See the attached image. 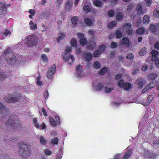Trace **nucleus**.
I'll use <instances>...</instances> for the list:
<instances>
[{
    "mask_svg": "<svg viewBox=\"0 0 159 159\" xmlns=\"http://www.w3.org/2000/svg\"><path fill=\"white\" fill-rule=\"evenodd\" d=\"M30 144L26 142H22L18 143V147L20 150V153L23 157H27L30 155L31 151L30 146Z\"/></svg>",
    "mask_w": 159,
    "mask_h": 159,
    "instance_id": "obj_1",
    "label": "nucleus"
},
{
    "mask_svg": "<svg viewBox=\"0 0 159 159\" xmlns=\"http://www.w3.org/2000/svg\"><path fill=\"white\" fill-rule=\"evenodd\" d=\"M4 57L7 61L10 64H14L16 62V57L12 52L11 48L8 47L5 50L2 55V57Z\"/></svg>",
    "mask_w": 159,
    "mask_h": 159,
    "instance_id": "obj_2",
    "label": "nucleus"
},
{
    "mask_svg": "<svg viewBox=\"0 0 159 159\" xmlns=\"http://www.w3.org/2000/svg\"><path fill=\"white\" fill-rule=\"evenodd\" d=\"M65 50L64 54L62 56L63 58L66 61L68 62L69 65H72L74 63L75 59L74 56L70 53L71 47L70 46H67L65 48Z\"/></svg>",
    "mask_w": 159,
    "mask_h": 159,
    "instance_id": "obj_3",
    "label": "nucleus"
},
{
    "mask_svg": "<svg viewBox=\"0 0 159 159\" xmlns=\"http://www.w3.org/2000/svg\"><path fill=\"white\" fill-rule=\"evenodd\" d=\"M16 114H13L11 116L8 120H6L5 125L7 126H9L11 128L16 129L19 127L20 124L19 123H17L16 118L17 117Z\"/></svg>",
    "mask_w": 159,
    "mask_h": 159,
    "instance_id": "obj_4",
    "label": "nucleus"
},
{
    "mask_svg": "<svg viewBox=\"0 0 159 159\" xmlns=\"http://www.w3.org/2000/svg\"><path fill=\"white\" fill-rule=\"evenodd\" d=\"M38 40V38L34 35H28L26 39V45L29 47H32L33 45L37 44Z\"/></svg>",
    "mask_w": 159,
    "mask_h": 159,
    "instance_id": "obj_5",
    "label": "nucleus"
},
{
    "mask_svg": "<svg viewBox=\"0 0 159 159\" xmlns=\"http://www.w3.org/2000/svg\"><path fill=\"white\" fill-rule=\"evenodd\" d=\"M10 4L7 5L6 3L2 1L0 2V18L4 17L7 12V8L10 7Z\"/></svg>",
    "mask_w": 159,
    "mask_h": 159,
    "instance_id": "obj_6",
    "label": "nucleus"
},
{
    "mask_svg": "<svg viewBox=\"0 0 159 159\" xmlns=\"http://www.w3.org/2000/svg\"><path fill=\"white\" fill-rule=\"evenodd\" d=\"M12 95H9L8 96L6 97L5 100L7 102L9 103H13L15 102H17L21 98L20 96H17L16 97L11 96Z\"/></svg>",
    "mask_w": 159,
    "mask_h": 159,
    "instance_id": "obj_7",
    "label": "nucleus"
},
{
    "mask_svg": "<svg viewBox=\"0 0 159 159\" xmlns=\"http://www.w3.org/2000/svg\"><path fill=\"white\" fill-rule=\"evenodd\" d=\"M118 85L119 87L123 88L126 90H128L131 87V85L130 83L128 82L125 83L122 80H120L118 83Z\"/></svg>",
    "mask_w": 159,
    "mask_h": 159,
    "instance_id": "obj_8",
    "label": "nucleus"
},
{
    "mask_svg": "<svg viewBox=\"0 0 159 159\" xmlns=\"http://www.w3.org/2000/svg\"><path fill=\"white\" fill-rule=\"evenodd\" d=\"M56 65H53L47 73V77L49 79L52 78L54 75L55 73Z\"/></svg>",
    "mask_w": 159,
    "mask_h": 159,
    "instance_id": "obj_9",
    "label": "nucleus"
},
{
    "mask_svg": "<svg viewBox=\"0 0 159 159\" xmlns=\"http://www.w3.org/2000/svg\"><path fill=\"white\" fill-rule=\"evenodd\" d=\"M84 34L83 33H78L77 34V35L80 39V44L83 46L87 44V40L84 37Z\"/></svg>",
    "mask_w": 159,
    "mask_h": 159,
    "instance_id": "obj_10",
    "label": "nucleus"
},
{
    "mask_svg": "<svg viewBox=\"0 0 159 159\" xmlns=\"http://www.w3.org/2000/svg\"><path fill=\"white\" fill-rule=\"evenodd\" d=\"M157 83L156 82H153L148 84V85L146 86L145 88L143 89L142 91V93H143L148 90L155 87Z\"/></svg>",
    "mask_w": 159,
    "mask_h": 159,
    "instance_id": "obj_11",
    "label": "nucleus"
},
{
    "mask_svg": "<svg viewBox=\"0 0 159 159\" xmlns=\"http://www.w3.org/2000/svg\"><path fill=\"white\" fill-rule=\"evenodd\" d=\"M32 121H33L34 124L36 128L41 129H43L46 128V126L45 123H42L41 125H40L38 122H37V119L36 118H34Z\"/></svg>",
    "mask_w": 159,
    "mask_h": 159,
    "instance_id": "obj_12",
    "label": "nucleus"
},
{
    "mask_svg": "<svg viewBox=\"0 0 159 159\" xmlns=\"http://www.w3.org/2000/svg\"><path fill=\"white\" fill-rule=\"evenodd\" d=\"M151 54L152 56L151 60L152 61H154L157 58L158 52L157 50L153 49L152 51Z\"/></svg>",
    "mask_w": 159,
    "mask_h": 159,
    "instance_id": "obj_13",
    "label": "nucleus"
},
{
    "mask_svg": "<svg viewBox=\"0 0 159 159\" xmlns=\"http://www.w3.org/2000/svg\"><path fill=\"white\" fill-rule=\"evenodd\" d=\"M121 44L122 45H125L126 47L129 48L130 46V41L129 39L127 37H125L122 39L121 42Z\"/></svg>",
    "mask_w": 159,
    "mask_h": 159,
    "instance_id": "obj_14",
    "label": "nucleus"
},
{
    "mask_svg": "<svg viewBox=\"0 0 159 159\" xmlns=\"http://www.w3.org/2000/svg\"><path fill=\"white\" fill-rule=\"evenodd\" d=\"M84 69L82 68V66L80 65H77L76 66V70L77 72V75L80 77L81 73L83 71Z\"/></svg>",
    "mask_w": 159,
    "mask_h": 159,
    "instance_id": "obj_15",
    "label": "nucleus"
},
{
    "mask_svg": "<svg viewBox=\"0 0 159 159\" xmlns=\"http://www.w3.org/2000/svg\"><path fill=\"white\" fill-rule=\"evenodd\" d=\"M7 109H6L5 106L3 104L0 102V115L2 114L4 115V116H2V119L3 120V118L5 116V115H6L7 113H5L4 111H6Z\"/></svg>",
    "mask_w": 159,
    "mask_h": 159,
    "instance_id": "obj_16",
    "label": "nucleus"
},
{
    "mask_svg": "<svg viewBox=\"0 0 159 159\" xmlns=\"http://www.w3.org/2000/svg\"><path fill=\"white\" fill-rule=\"evenodd\" d=\"M157 26L153 24H151L150 27V30L153 34H158L157 32Z\"/></svg>",
    "mask_w": 159,
    "mask_h": 159,
    "instance_id": "obj_17",
    "label": "nucleus"
},
{
    "mask_svg": "<svg viewBox=\"0 0 159 159\" xmlns=\"http://www.w3.org/2000/svg\"><path fill=\"white\" fill-rule=\"evenodd\" d=\"M157 77V73H150L148 74V77L149 80L152 81L155 80Z\"/></svg>",
    "mask_w": 159,
    "mask_h": 159,
    "instance_id": "obj_18",
    "label": "nucleus"
},
{
    "mask_svg": "<svg viewBox=\"0 0 159 159\" xmlns=\"http://www.w3.org/2000/svg\"><path fill=\"white\" fill-rule=\"evenodd\" d=\"M132 150L131 149L127 150L126 152L122 157V159H127L132 154Z\"/></svg>",
    "mask_w": 159,
    "mask_h": 159,
    "instance_id": "obj_19",
    "label": "nucleus"
},
{
    "mask_svg": "<svg viewBox=\"0 0 159 159\" xmlns=\"http://www.w3.org/2000/svg\"><path fill=\"white\" fill-rule=\"evenodd\" d=\"M93 54L91 53H86L85 54V60L89 62L92 59Z\"/></svg>",
    "mask_w": 159,
    "mask_h": 159,
    "instance_id": "obj_20",
    "label": "nucleus"
},
{
    "mask_svg": "<svg viewBox=\"0 0 159 159\" xmlns=\"http://www.w3.org/2000/svg\"><path fill=\"white\" fill-rule=\"evenodd\" d=\"M58 35L59 36L58 37V38L57 39V42H59L63 39H64L65 38L66 36V33L64 32H60V33Z\"/></svg>",
    "mask_w": 159,
    "mask_h": 159,
    "instance_id": "obj_21",
    "label": "nucleus"
},
{
    "mask_svg": "<svg viewBox=\"0 0 159 159\" xmlns=\"http://www.w3.org/2000/svg\"><path fill=\"white\" fill-rule=\"evenodd\" d=\"M143 80L141 78H138L136 81V83L141 88H142L143 84Z\"/></svg>",
    "mask_w": 159,
    "mask_h": 159,
    "instance_id": "obj_22",
    "label": "nucleus"
},
{
    "mask_svg": "<svg viewBox=\"0 0 159 159\" xmlns=\"http://www.w3.org/2000/svg\"><path fill=\"white\" fill-rule=\"evenodd\" d=\"M152 100V95H149L147 98V102L145 103L143 102L142 105L144 106L148 105L150 104L151 101Z\"/></svg>",
    "mask_w": 159,
    "mask_h": 159,
    "instance_id": "obj_23",
    "label": "nucleus"
},
{
    "mask_svg": "<svg viewBox=\"0 0 159 159\" xmlns=\"http://www.w3.org/2000/svg\"><path fill=\"white\" fill-rule=\"evenodd\" d=\"M72 3L69 1H67L65 5L66 10L70 11L71 10Z\"/></svg>",
    "mask_w": 159,
    "mask_h": 159,
    "instance_id": "obj_24",
    "label": "nucleus"
},
{
    "mask_svg": "<svg viewBox=\"0 0 159 159\" xmlns=\"http://www.w3.org/2000/svg\"><path fill=\"white\" fill-rule=\"evenodd\" d=\"M136 10L137 11L138 14H143V11L142 9V6L141 4H139L136 8Z\"/></svg>",
    "mask_w": 159,
    "mask_h": 159,
    "instance_id": "obj_25",
    "label": "nucleus"
},
{
    "mask_svg": "<svg viewBox=\"0 0 159 159\" xmlns=\"http://www.w3.org/2000/svg\"><path fill=\"white\" fill-rule=\"evenodd\" d=\"M123 17V13L120 12H118L116 15V18L117 21H120L122 19Z\"/></svg>",
    "mask_w": 159,
    "mask_h": 159,
    "instance_id": "obj_26",
    "label": "nucleus"
},
{
    "mask_svg": "<svg viewBox=\"0 0 159 159\" xmlns=\"http://www.w3.org/2000/svg\"><path fill=\"white\" fill-rule=\"evenodd\" d=\"M49 121L50 124L52 126H56L57 125L56 121L54 118L52 116H49Z\"/></svg>",
    "mask_w": 159,
    "mask_h": 159,
    "instance_id": "obj_27",
    "label": "nucleus"
},
{
    "mask_svg": "<svg viewBox=\"0 0 159 159\" xmlns=\"http://www.w3.org/2000/svg\"><path fill=\"white\" fill-rule=\"evenodd\" d=\"M29 25L30 26V30H36L37 28V25L36 23H34L32 21H30L29 23Z\"/></svg>",
    "mask_w": 159,
    "mask_h": 159,
    "instance_id": "obj_28",
    "label": "nucleus"
},
{
    "mask_svg": "<svg viewBox=\"0 0 159 159\" xmlns=\"http://www.w3.org/2000/svg\"><path fill=\"white\" fill-rule=\"evenodd\" d=\"M96 42L94 41H92L90 42L89 44H88L87 47L88 49H92L95 48L96 45Z\"/></svg>",
    "mask_w": 159,
    "mask_h": 159,
    "instance_id": "obj_29",
    "label": "nucleus"
},
{
    "mask_svg": "<svg viewBox=\"0 0 159 159\" xmlns=\"http://www.w3.org/2000/svg\"><path fill=\"white\" fill-rule=\"evenodd\" d=\"M145 154L148 157L151 158L152 159V157H156V155L155 154L150 152L147 151L145 152Z\"/></svg>",
    "mask_w": 159,
    "mask_h": 159,
    "instance_id": "obj_30",
    "label": "nucleus"
},
{
    "mask_svg": "<svg viewBox=\"0 0 159 159\" xmlns=\"http://www.w3.org/2000/svg\"><path fill=\"white\" fill-rule=\"evenodd\" d=\"M71 22L75 26L77 25V22L78 21V18L77 16H75L72 17Z\"/></svg>",
    "mask_w": 159,
    "mask_h": 159,
    "instance_id": "obj_31",
    "label": "nucleus"
},
{
    "mask_svg": "<svg viewBox=\"0 0 159 159\" xmlns=\"http://www.w3.org/2000/svg\"><path fill=\"white\" fill-rule=\"evenodd\" d=\"M116 34L117 39H120L122 36V34L120 30H117L116 31Z\"/></svg>",
    "mask_w": 159,
    "mask_h": 159,
    "instance_id": "obj_32",
    "label": "nucleus"
},
{
    "mask_svg": "<svg viewBox=\"0 0 159 159\" xmlns=\"http://www.w3.org/2000/svg\"><path fill=\"white\" fill-rule=\"evenodd\" d=\"M70 44L72 47H76L77 46V41L75 38H72L70 41Z\"/></svg>",
    "mask_w": 159,
    "mask_h": 159,
    "instance_id": "obj_33",
    "label": "nucleus"
},
{
    "mask_svg": "<svg viewBox=\"0 0 159 159\" xmlns=\"http://www.w3.org/2000/svg\"><path fill=\"white\" fill-rule=\"evenodd\" d=\"M147 52V48H142L139 51V54L141 56H143L145 55Z\"/></svg>",
    "mask_w": 159,
    "mask_h": 159,
    "instance_id": "obj_34",
    "label": "nucleus"
},
{
    "mask_svg": "<svg viewBox=\"0 0 159 159\" xmlns=\"http://www.w3.org/2000/svg\"><path fill=\"white\" fill-rule=\"evenodd\" d=\"M107 72V68L106 67H104L99 72V75H104Z\"/></svg>",
    "mask_w": 159,
    "mask_h": 159,
    "instance_id": "obj_35",
    "label": "nucleus"
},
{
    "mask_svg": "<svg viewBox=\"0 0 159 159\" xmlns=\"http://www.w3.org/2000/svg\"><path fill=\"white\" fill-rule=\"evenodd\" d=\"M58 143L59 139L57 138L52 139L51 140V145L52 146L57 144Z\"/></svg>",
    "mask_w": 159,
    "mask_h": 159,
    "instance_id": "obj_36",
    "label": "nucleus"
},
{
    "mask_svg": "<svg viewBox=\"0 0 159 159\" xmlns=\"http://www.w3.org/2000/svg\"><path fill=\"white\" fill-rule=\"evenodd\" d=\"M83 10L86 13L89 12L91 10L89 6L88 5H84L83 7Z\"/></svg>",
    "mask_w": 159,
    "mask_h": 159,
    "instance_id": "obj_37",
    "label": "nucleus"
},
{
    "mask_svg": "<svg viewBox=\"0 0 159 159\" xmlns=\"http://www.w3.org/2000/svg\"><path fill=\"white\" fill-rule=\"evenodd\" d=\"M103 87V85L102 83H98L97 84L95 87L96 89L98 90L101 91Z\"/></svg>",
    "mask_w": 159,
    "mask_h": 159,
    "instance_id": "obj_38",
    "label": "nucleus"
},
{
    "mask_svg": "<svg viewBox=\"0 0 159 159\" xmlns=\"http://www.w3.org/2000/svg\"><path fill=\"white\" fill-rule=\"evenodd\" d=\"M145 30L143 28L141 27L136 30V34H138L139 35L141 34L144 33Z\"/></svg>",
    "mask_w": 159,
    "mask_h": 159,
    "instance_id": "obj_39",
    "label": "nucleus"
},
{
    "mask_svg": "<svg viewBox=\"0 0 159 159\" xmlns=\"http://www.w3.org/2000/svg\"><path fill=\"white\" fill-rule=\"evenodd\" d=\"M93 66L94 68L96 69H99L101 67L100 62L98 61L94 62V63H93Z\"/></svg>",
    "mask_w": 159,
    "mask_h": 159,
    "instance_id": "obj_40",
    "label": "nucleus"
},
{
    "mask_svg": "<svg viewBox=\"0 0 159 159\" xmlns=\"http://www.w3.org/2000/svg\"><path fill=\"white\" fill-rule=\"evenodd\" d=\"M153 15L154 16L159 18V8H156L153 11Z\"/></svg>",
    "mask_w": 159,
    "mask_h": 159,
    "instance_id": "obj_41",
    "label": "nucleus"
},
{
    "mask_svg": "<svg viewBox=\"0 0 159 159\" xmlns=\"http://www.w3.org/2000/svg\"><path fill=\"white\" fill-rule=\"evenodd\" d=\"M143 22L146 24H148L149 21V17L147 15H145L143 19Z\"/></svg>",
    "mask_w": 159,
    "mask_h": 159,
    "instance_id": "obj_42",
    "label": "nucleus"
},
{
    "mask_svg": "<svg viewBox=\"0 0 159 159\" xmlns=\"http://www.w3.org/2000/svg\"><path fill=\"white\" fill-rule=\"evenodd\" d=\"M116 22L112 21L108 25L107 27L109 29H111L116 26Z\"/></svg>",
    "mask_w": 159,
    "mask_h": 159,
    "instance_id": "obj_43",
    "label": "nucleus"
},
{
    "mask_svg": "<svg viewBox=\"0 0 159 159\" xmlns=\"http://www.w3.org/2000/svg\"><path fill=\"white\" fill-rule=\"evenodd\" d=\"M94 4L95 6L100 7L102 5V2L100 0H95L94 1Z\"/></svg>",
    "mask_w": 159,
    "mask_h": 159,
    "instance_id": "obj_44",
    "label": "nucleus"
},
{
    "mask_svg": "<svg viewBox=\"0 0 159 159\" xmlns=\"http://www.w3.org/2000/svg\"><path fill=\"white\" fill-rule=\"evenodd\" d=\"M131 24L130 23H127L125 24H124L123 27L124 28L126 29V30L131 29Z\"/></svg>",
    "mask_w": 159,
    "mask_h": 159,
    "instance_id": "obj_45",
    "label": "nucleus"
},
{
    "mask_svg": "<svg viewBox=\"0 0 159 159\" xmlns=\"http://www.w3.org/2000/svg\"><path fill=\"white\" fill-rule=\"evenodd\" d=\"M40 141L41 143L43 145H45L46 143V140L43 136H41L40 138Z\"/></svg>",
    "mask_w": 159,
    "mask_h": 159,
    "instance_id": "obj_46",
    "label": "nucleus"
},
{
    "mask_svg": "<svg viewBox=\"0 0 159 159\" xmlns=\"http://www.w3.org/2000/svg\"><path fill=\"white\" fill-rule=\"evenodd\" d=\"M101 54L99 50H96L94 52V55L95 57H99Z\"/></svg>",
    "mask_w": 159,
    "mask_h": 159,
    "instance_id": "obj_47",
    "label": "nucleus"
},
{
    "mask_svg": "<svg viewBox=\"0 0 159 159\" xmlns=\"http://www.w3.org/2000/svg\"><path fill=\"white\" fill-rule=\"evenodd\" d=\"M115 12L113 10H110L108 11V16L110 17H112L115 15Z\"/></svg>",
    "mask_w": 159,
    "mask_h": 159,
    "instance_id": "obj_48",
    "label": "nucleus"
},
{
    "mask_svg": "<svg viewBox=\"0 0 159 159\" xmlns=\"http://www.w3.org/2000/svg\"><path fill=\"white\" fill-rule=\"evenodd\" d=\"M8 138V137H5L4 138L5 141H6V143H7V142L8 141L9 142V143H11L12 142H13L15 141V139L13 138H10V139H9V141L8 140V139H7Z\"/></svg>",
    "mask_w": 159,
    "mask_h": 159,
    "instance_id": "obj_49",
    "label": "nucleus"
},
{
    "mask_svg": "<svg viewBox=\"0 0 159 159\" xmlns=\"http://www.w3.org/2000/svg\"><path fill=\"white\" fill-rule=\"evenodd\" d=\"M85 24L88 25H91L92 24V22L91 20L90 19L86 18L85 20Z\"/></svg>",
    "mask_w": 159,
    "mask_h": 159,
    "instance_id": "obj_50",
    "label": "nucleus"
},
{
    "mask_svg": "<svg viewBox=\"0 0 159 159\" xmlns=\"http://www.w3.org/2000/svg\"><path fill=\"white\" fill-rule=\"evenodd\" d=\"M114 89L113 87L111 88H108L105 87V92L107 93H110L112 90Z\"/></svg>",
    "mask_w": 159,
    "mask_h": 159,
    "instance_id": "obj_51",
    "label": "nucleus"
},
{
    "mask_svg": "<svg viewBox=\"0 0 159 159\" xmlns=\"http://www.w3.org/2000/svg\"><path fill=\"white\" fill-rule=\"evenodd\" d=\"M6 77L5 74L3 72H0V80H2L5 79Z\"/></svg>",
    "mask_w": 159,
    "mask_h": 159,
    "instance_id": "obj_52",
    "label": "nucleus"
},
{
    "mask_svg": "<svg viewBox=\"0 0 159 159\" xmlns=\"http://www.w3.org/2000/svg\"><path fill=\"white\" fill-rule=\"evenodd\" d=\"M41 59L42 61L44 62H46L48 60V57L44 54H43L41 56Z\"/></svg>",
    "mask_w": 159,
    "mask_h": 159,
    "instance_id": "obj_53",
    "label": "nucleus"
},
{
    "mask_svg": "<svg viewBox=\"0 0 159 159\" xmlns=\"http://www.w3.org/2000/svg\"><path fill=\"white\" fill-rule=\"evenodd\" d=\"M56 122L57 125H60V119L59 116H55Z\"/></svg>",
    "mask_w": 159,
    "mask_h": 159,
    "instance_id": "obj_54",
    "label": "nucleus"
},
{
    "mask_svg": "<svg viewBox=\"0 0 159 159\" xmlns=\"http://www.w3.org/2000/svg\"><path fill=\"white\" fill-rule=\"evenodd\" d=\"M105 46L104 44H102L100 47L99 48V51L102 53L103 52H104L105 51Z\"/></svg>",
    "mask_w": 159,
    "mask_h": 159,
    "instance_id": "obj_55",
    "label": "nucleus"
},
{
    "mask_svg": "<svg viewBox=\"0 0 159 159\" xmlns=\"http://www.w3.org/2000/svg\"><path fill=\"white\" fill-rule=\"evenodd\" d=\"M0 159H11V158L8 157L7 154L4 155L1 154L0 155Z\"/></svg>",
    "mask_w": 159,
    "mask_h": 159,
    "instance_id": "obj_56",
    "label": "nucleus"
},
{
    "mask_svg": "<svg viewBox=\"0 0 159 159\" xmlns=\"http://www.w3.org/2000/svg\"><path fill=\"white\" fill-rule=\"evenodd\" d=\"M126 57L127 59L129 60L132 59L134 58V55L132 53H128L127 54V56Z\"/></svg>",
    "mask_w": 159,
    "mask_h": 159,
    "instance_id": "obj_57",
    "label": "nucleus"
},
{
    "mask_svg": "<svg viewBox=\"0 0 159 159\" xmlns=\"http://www.w3.org/2000/svg\"><path fill=\"white\" fill-rule=\"evenodd\" d=\"M46 155H50L52 153V152L49 149H46L44 151Z\"/></svg>",
    "mask_w": 159,
    "mask_h": 159,
    "instance_id": "obj_58",
    "label": "nucleus"
},
{
    "mask_svg": "<svg viewBox=\"0 0 159 159\" xmlns=\"http://www.w3.org/2000/svg\"><path fill=\"white\" fill-rule=\"evenodd\" d=\"M11 34V32L9 30L6 29L5 30L4 34L5 36H8L9 34Z\"/></svg>",
    "mask_w": 159,
    "mask_h": 159,
    "instance_id": "obj_59",
    "label": "nucleus"
},
{
    "mask_svg": "<svg viewBox=\"0 0 159 159\" xmlns=\"http://www.w3.org/2000/svg\"><path fill=\"white\" fill-rule=\"evenodd\" d=\"M29 12L30 15H34L36 12V11L35 10L31 9L29 10Z\"/></svg>",
    "mask_w": 159,
    "mask_h": 159,
    "instance_id": "obj_60",
    "label": "nucleus"
},
{
    "mask_svg": "<svg viewBox=\"0 0 159 159\" xmlns=\"http://www.w3.org/2000/svg\"><path fill=\"white\" fill-rule=\"evenodd\" d=\"M42 112L43 113V115L45 116H48L46 109L43 107L42 109Z\"/></svg>",
    "mask_w": 159,
    "mask_h": 159,
    "instance_id": "obj_61",
    "label": "nucleus"
},
{
    "mask_svg": "<svg viewBox=\"0 0 159 159\" xmlns=\"http://www.w3.org/2000/svg\"><path fill=\"white\" fill-rule=\"evenodd\" d=\"M117 46V44L114 42H112L111 43V47L112 48H115Z\"/></svg>",
    "mask_w": 159,
    "mask_h": 159,
    "instance_id": "obj_62",
    "label": "nucleus"
},
{
    "mask_svg": "<svg viewBox=\"0 0 159 159\" xmlns=\"http://www.w3.org/2000/svg\"><path fill=\"white\" fill-rule=\"evenodd\" d=\"M126 33L128 35H131L132 34V30L131 29H127Z\"/></svg>",
    "mask_w": 159,
    "mask_h": 159,
    "instance_id": "obj_63",
    "label": "nucleus"
},
{
    "mask_svg": "<svg viewBox=\"0 0 159 159\" xmlns=\"http://www.w3.org/2000/svg\"><path fill=\"white\" fill-rule=\"evenodd\" d=\"M155 61V65L157 67L159 68V58L156 59Z\"/></svg>",
    "mask_w": 159,
    "mask_h": 159,
    "instance_id": "obj_64",
    "label": "nucleus"
}]
</instances>
